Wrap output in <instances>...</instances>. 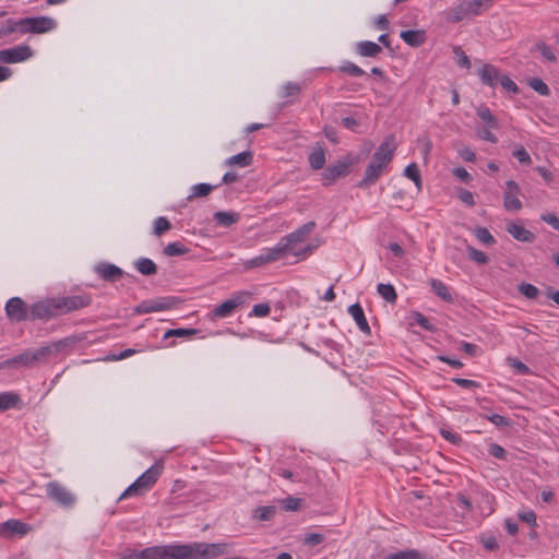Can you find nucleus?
Here are the masks:
<instances>
[{
    "mask_svg": "<svg viewBox=\"0 0 559 559\" xmlns=\"http://www.w3.org/2000/svg\"><path fill=\"white\" fill-rule=\"evenodd\" d=\"M287 253L285 246L280 241L275 247L266 249L260 255L251 259L248 264L250 267H258L282 259Z\"/></svg>",
    "mask_w": 559,
    "mask_h": 559,
    "instance_id": "obj_10",
    "label": "nucleus"
},
{
    "mask_svg": "<svg viewBox=\"0 0 559 559\" xmlns=\"http://www.w3.org/2000/svg\"><path fill=\"white\" fill-rule=\"evenodd\" d=\"M440 433L445 440H448L452 444H460L462 442V438L459 435L453 433L448 429H440Z\"/></svg>",
    "mask_w": 559,
    "mask_h": 559,
    "instance_id": "obj_62",
    "label": "nucleus"
},
{
    "mask_svg": "<svg viewBox=\"0 0 559 559\" xmlns=\"http://www.w3.org/2000/svg\"><path fill=\"white\" fill-rule=\"evenodd\" d=\"M56 26L57 22L52 17L37 16V34L49 32Z\"/></svg>",
    "mask_w": 559,
    "mask_h": 559,
    "instance_id": "obj_41",
    "label": "nucleus"
},
{
    "mask_svg": "<svg viewBox=\"0 0 559 559\" xmlns=\"http://www.w3.org/2000/svg\"><path fill=\"white\" fill-rule=\"evenodd\" d=\"M275 513H276V507H274V506L258 507L254 510L253 518L259 521H270L273 519Z\"/></svg>",
    "mask_w": 559,
    "mask_h": 559,
    "instance_id": "obj_38",
    "label": "nucleus"
},
{
    "mask_svg": "<svg viewBox=\"0 0 559 559\" xmlns=\"http://www.w3.org/2000/svg\"><path fill=\"white\" fill-rule=\"evenodd\" d=\"M453 175L461 181L468 183L472 180L469 173L463 167H456L453 169Z\"/></svg>",
    "mask_w": 559,
    "mask_h": 559,
    "instance_id": "obj_63",
    "label": "nucleus"
},
{
    "mask_svg": "<svg viewBox=\"0 0 559 559\" xmlns=\"http://www.w3.org/2000/svg\"><path fill=\"white\" fill-rule=\"evenodd\" d=\"M357 163V159L347 155L343 159L330 165L323 174L324 186H328L348 174L349 167Z\"/></svg>",
    "mask_w": 559,
    "mask_h": 559,
    "instance_id": "obj_3",
    "label": "nucleus"
},
{
    "mask_svg": "<svg viewBox=\"0 0 559 559\" xmlns=\"http://www.w3.org/2000/svg\"><path fill=\"white\" fill-rule=\"evenodd\" d=\"M383 559H428L427 555L417 549L400 550L385 556Z\"/></svg>",
    "mask_w": 559,
    "mask_h": 559,
    "instance_id": "obj_29",
    "label": "nucleus"
},
{
    "mask_svg": "<svg viewBox=\"0 0 559 559\" xmlns=\"http://www.w3.org/2000/svg\"><path fill=\"white\" fill-rule=\"evenodd\" d=\"M489 453L499 460H506L507 457V451L497 443H491L489 445Z\"/></svg>",
    "mask_w": 559,
    "mask_h": 559,
    "instance_id": "obj_60",
    "label": "nucleus"
},
{
    "mask_svg": "<svg viewBox=\"0 0 559 559\" xmlns=\"http://www.w3.org/2000/svg\"><path fill=\"white\" fill-rule=\"evenodd\" d=\"M467 16H471L467 8L465 7V2L462 1L460 4H457L455 8H453L448 13V21L451 23H457L466 19Z\"/></svg>",
    "mask_w": 559,
    "mask_h": 559,
    "instance_id": "obj_32",
    "label": "nucleus"
},
{
    "mask_svg": "<svg viewBox=\"0 0 559 559\" xmlns=\"http://www.w3.org/2000/svg\"><path fill=\"white\" fill-rule=\"evenodd\" d=\"M316 223L314 222H308L304 224L301 227H299L294 233L283 237L281 239V242L283 246H285V249L287 252H289L294 245L304 241L314 229Z\"/></svg>",
    "mask_w": 559,
    "mask_h": 559,
    "instance_id": "obj_14",
    "label": "nucleus"
},
{
    "mask_svg": "<svg viewBox=\"0 0 559 559\" xmlns=\"http://www.w3.org/2000/svg\"><path fill=\"white\" fill-rule=\"evenodd\" d=\"M430 287H431L432 292L438 297H440L442 300H444L447 302H452L453 301V297L450 294L448 286L443 282H441L440 280L432 278L430 281Z\"/></svg>",
    "mask_w": 559,
    "mask_h": 559,
    "instance_id": "obj_28",
    "label": "nucleus"
},
{
    "mask_svg": "<svg viewBox=\"0 0 559 559\" xmlns=\"http://www.w3.org/2000/svg\"><path fill=\"white\" fill-rule=\"evenodd\" d=\"M474 235L484 245L491 246L496 243V239L486 227H477L474 230Z\"/></svg>",
    "mask_w": 559,
    "mask_h": 559,
    "instance_id": "obj_44",
    "label": "nucleus"
},
{
    "mask_svg": "<svg viewBox=\"0 0 559 559\" xmlns=\"http://www.w3.org/2000/svg\"><path fill=\"white\" fill-rule=\"evenodd\" d=\"M252 162V153L249 151L241 152L239 154H236L231 157H229L226 162L227 165H238L241 167L249 166Z\"/></svg>",
    "mask_w": 559,
    "mask_h": 559,
    "instance_id": "obj_35",
    "label": "nucleus"
},
{
    "mask_svg": "<svg viewBox=\"0 0 559 559\" xmlns=\"http://www.w3.org/2000/svg\"><path fill=\"white\" fill-rule=\"evenodd\" d=\"M20 402H21L20 395L16 393H13V392L0 393V413L17 407Z\"/></svg>",
    "mask_w": 559,
    "mask_h": 559,
    "instance_id": "obj_26",
    "label": "nucleus"
},
{
    "mask_svg": "<svg viewBox=\"0 0 559 559\" xmlns=\"http://www.w3.org/2000/svg\"><path fill=\"white\" fill-rule=\"evenodd\" d=\"M57 308L61 314L80 310L91 305L92 299L88 295H74L57 297Z\"/></svg>",
    "mask_w": 559,
    "mask_h": 559,
    "instance_id": "obj_4",
    "label": "nucleus"
},
{
    "mask_svg": "<svg viewBox=\"0 0 559 559\" xmlns=\"http://www.w3.org/2000/svg\"><path fill=\"white\" fill-rule=\"evenodd\" d=\"M217 186L210 183H198L191 187V193L187 197V201H192L195 198L207 197Z\"/></svg>",
    "mask_w": 559,
    "mask_h": 559,
    "instance_id": "obj_31",
    "label": "nucleus"
},
{
    "mask_svg": "<svg viewBox=\"0 0 559 559\" xmlns=\"http://www.w3.org/2000/svg\"><path fill=\"white\" fill-rule=\"evenodd\" d=\"M175 300L171 297H158L155 299L144 300L139 304L134 309L133 313L143 314L157 311H165L173 308Z\"/></svg>",
    "mask_w": 559,
    "mask_h": 559,
    "instance_id": "obj_5",
    "label": "nucleus"
},
{
    "mask_svg": "<svg viewBox=\"0 0 559 559\" xmlns=\"http://www.w3.org/2000/svg\"><path fill=\"white\" fill-rule=\"evenodd\" d=\"M94 270L100 278L111 283L123 276V271L119 266L108 262L96 264Z\"/></svg>",
    "mask_w": 559,
    "mask_h": 559,
    "instance_id": "obj_17",
    "label": "nucleus"
},
{
    "mask_svg": "<svg viewBox=\"0 0 559 559\" xmlns=\"http://www.w3.org/2000/svg\"><path fill=\"white\" fill-rule=\"evenodd\" d=\"M324 540V535L319 533H310L307 534L304 538V543L309 546H316L319 545Z\"/></svg>",
    "mask_w": 559,
    "mask_h": 559,
    "instance_id": "obj_59",
    "label": "nucleus"
},
{
    "mask_svg": "<svg viewBox=\"0 0 559 559\" xmlns=\"http://www.w3.org/2000/svg\"><path fill=\"white\" fill-rule=\"evenodd\" d=\"M301 88L298 83L288 82L284 86L283 97L296 96L300 93Z\"/></svg>",
    "mask_w": 559,
    "mask_h": 559,
    "instance_id": "obj_58",
    "label": "nucleus"
},
{
    "mask_svg": "<svg viewBox=\"0 0 559 559\" xmlns=\"http://www.w3.org/2000/svg\"><path fill=\"white\" fill-rule=\"evenodd\" d=\"M378 294L388 302L393 304L397 299L395 288L391 284H379L377 286Z\"/></svg>",
    "mask_w": 559,
    "mask_h": 559,
    "instance_id": "obj_36",
    "label": "nucleus"
},
{
    "mask_svg": "<svg viewBox=\"0 0 559 559\" xmlns=\"http://www.w3.org/2000/svg\"><path fill=\"white\" fill-rule=\"evenodd\" d=\"M478 73L481 82L490 87H495L502 76L499 70L491 64H484Z\"/></svg>",
    "mask_w": 559,
    "mask_h": 559,
    "instance_id": "obj_21",
    "label": "nucleus"
},
{
    "mask_svg": "<svg viewBox=\"0 0 559 559\" xmlns=\"http://www.w3.org/2000/svg\"><path fill=\"white\" fill-rule=\"evenodd\" d=\"M216 223L224 227H229L239 222L240 215L236 212L218 211L214 213Z\"/></svg>",
    "mask_w": 559,
    "mask_h": 559,
    "instance_id": "obj_25",
    "label": "nucleus"
},
{
    "mask_svg": "<svg viewBox=\"0 0 559 559\" xmlns=\"http://www.w3.org/2000/svg\"><path fill=\"white\" fill-rule=\"evenodd\" d=\"M507 231L518 241L531 243L535 240V235L518 223H509L507 225Z\"/></svg>",
    "mask_w": 559,
    "mask_h": 559,
    "instance_id": "obj_20",
    "label": "nucleus"
},
{
    "mask_svg": "<svg viewBox=\"0 0 559 559\" xmlns=\"http://www.w3.org/2000/svg\"><path fill=\"white\" fill-rule=\"evenodd\" d=\"M356 52L361 57L374 58L382 52V48L374 41H359L356 45Z\"/></svg>",
    "mask_w": 559,
    "mask_h": 559,
    "instance_id": "obj_24",
    "label": "nucleus"
},
{
    "mask_svg": "<svg viewBox=\"0 0 559 559\" xmlns=\"http://www.w3.org/2000/svg\"><path fill=\"white\" fill-rule=\"evenodd\" d=\"M189 252L190 249L178 241L170 242L163 249V253L167 257H178L187 254Z\"/></svg>",
    "mask_w": 559,
    "mask_h": 559,
    "instance_id": "obj_34",
    "label": "nucleus"
},
{
    "mask_svg": "<svg viewBox=\"0 0 559 559\" xmlns=\"http://www.w3.org/2000/svg\"><path fill=\"white\" fill-rule=\"evenodd\" d=\"M171 228L170 222L166 217H158L154 222V234L156 236L163 235L165 231Z\"/></svg>",
    "mask_w": 559,
    "mask_h": 559,
    "instance_id": "obj_49",
    "label": "nucleus"
},
{
    "mask_svg": "<svg viewBox=\"0 0 559 559\" xmlns=\"http://www.w3.org/2000/svg\"><path fill=\"white\" fill-rule=\"evenodd\" d=\"M397 147L395 136L393 134L388 135L384 141L379 145L374 154L372 155V159L377 163L388 166V164L392 160L393 154Z\"/></svg>",
    "mask_w": 559,
    "mask_h": 559,
    "instance_id": "obj_12",
    "label": "nucleus"
},
{
    "mask_svg": "<svg viewBox=\"0 0 559 559\" xmlns=\"http://www.w3.org/2000/svg\"><path fill=\"white\" fill-rule=\"evenodd\" d=\"M457 198H459L463 203H465V204H466V205H468V206H474V205H475L474 195H473V193H472L471 191H468V190L460 189V190H459Z\"/></svg>",
    "mask_w": 559,
    "mask_h": 559,
    "instance_id": "obj_61",
    "label": "nucleus"
},
{
    "mask_svg": "<svg viewBox=\"0 0 559 559\" xmlns=\"http://www.w3.org/2000/svg\"><path fill=\"white\" fill-rule=\"evenodd\" d=\"M309 164L316 170L323 168V166L325 164V155H324L323 150L313 151L309 155Z\"/></svg>",
    "mask_w": 559,
    "mask_h": 559,
    "instance_id": "obj_39",
    "label": "nucleus"
},
{
    "mask_svg": "<svg viewBox=\"0 0 559 559\" xmlns=\"http://www.w3.org/2000/svg\"><path fill=\"white\" fill-rule=\"evenodd\" d=\"M519 292L527 299H536L539 295V289L530 283H521L518 286Z\"/></svg>",
    "mask_w": 559,
    "mask_h": 559,
    "instance_id": "obj_46",
    "label": "nucleus"
},
{
    "mask_svg": "<svg viewBox=\"0 0 559 559\" xmlns=\"http://www.w3.org/2000/svg\"><path fill=\"white\" fill-rule=\"evenodd\" d=\"M476 115L481 119L489 128L498 129L499 123L497 118L493 116L491 110L486 107L485 105H481L476 108Z\"/></svg>",
    "mask_w": 559,
    "mask_h": 559,
    "instance_id": "obj_30",
    "label": "nucleus"
},
{
    "mask_svg": "<svg viewBox=\"0 0 559 559\" xmlns=\"http://www.w3.org/2000/svg\"><path fill=\"white\" fill-rule=\"evenodd\" d=\"M512 155L522 165H531L532 164V158L523 145H519V144L515 145L514 150L512 152Z\"/></svg>",
    "mask_w": 559,
    "mask_h": 559,
    "instance_id": "obj_45",
    "label": "nucleus"
},
{
    "mask_svg": "<svg viewBox=\"0 0 559 559\" xmlns=\"http://www.w3.org/2000/svg\"><path fill=\"white\" fill-rule=\"evenodd\" d=\"M162 469L163 466L160 464L152 465L121 493L119 499L121 500L126 497L138 496L142 491L148 490L157 481Z\"/></svg>",
    "mask_w": 559,
    "mask_h": 559,
    "instance_id": "obj_2",
    "label": "nucleus"
},
{
    "mask_svg": "<svg viewBox=\"0 0 559 559\" xmlns=\"http://www.w3.org/2000/svg\"><path fill=\"white\" fill-rule=\"evenodd\" d=\"M16 23H22V24H19L15 33H19L22 35L26 34V33H32V34L35 33V17L34 16L16 20Z\"/></svg>",
    "mask_w": 559,
    "mask_h": 559,
    "instance_id": "obj_42",
    "label": "nucleus"
},
{
    "mask_svg": "<svg viewBox=\"0 0 559 559\" xmlns=\"http://www.w3.org/2000/svg\"><path fill=\"white\" fill-rule=\"evenodd\" d=\"M35 361V353L32 350H26L15 357L9 358L0 362V370L5 368L12 369H21L24 367L32 366Z\"/></svg>",
    "mask_w": 559,
    "mask_h": 559,
    "instance_id": "obj_16",
    "label": "nucleus"
},
{
    "mask_svg": "<svg viewBox=\"0 0 559 559\" xmlns=\"http://www.w3.org/2000/svg\"><path fill=\"white\" fill-rule=\"evenodd\" d=\"M453 52L459 57L457 64L460 67L465 68V69L471 68L469 58L464 53V51L460 47H454Z\"/></svg>",
    "mask_w": 559,
    "mask_h": 559,
    "instance_id": "obj_57",
    "label": "nucleus"
},
{
    "mask_svg": "<svg viewBox=\"0 0 559 559\" xmlns=\"http://www.w3.org/2000/svg\"><path fill=\"white\" fill-rule=\"evenodd\" d=\"M5 312L8 318L15 322L23 321L27 316L25 302L19 297H13L8 300Z\"/></svg>",
    "mask_w": 559,
    "mask_h": 559,
    "instance_id": "obj_15",
    "label": "nucleus"
},
{
    "mask_svg": "<svg viewBox=\"0 0 559 559\" xmlns=\"http://www.w3.org/2000/svg\"><path fill=\"white\" fill-rule=\"evenodd\" d=\"M464 2L471 15H479L492 5L493 0H464Z\"/></svg>",
    "mask_w": 559,
    "mask_h": 559,
    "instance_id": "obj_27",
    "label": "nucleus"
},
{
    "mask_svg": "<svg viewBox=\"0 0 559 559\" xmlns=\"http://www.w3.org/2000/svg\"><path fill=\"white\" fill-rule=\"evenodd\" d=\"M247 293L240 292L235 294L231 298L225 300L219 306L215 307L212 311L213 318H226L229 317L235 309L245 304Z\"/></svg>",
    "mask_w": 559,
    "mask_h": 559,
    "instance_id": "obj_9",
    "label": "nucleus"
},
{
    "mask_svg": "<svg viewBox=\"0 0 559 559\" xmlns=\"http://www.w3.org/2000/svg\"><path fill=\"white\" fill-rule=\"evenodd\" d=\"M33 56V49L27 45H19L12 48L0 50V62L17 63L29 59Z\"/></svg>",
    "mask_w": 559,
    "mask_h": 559,
    "instance_id": "obj_7",
    "label": "nucleus"
},
{
    "mask_svg": "<svg viewBox=\"0 0 559 559\" xmlns=\"http://www.w3.org/2000/svg\"><path fill=\"white\" fill-rule=\"evenodd\" d=\"M506 191L503 193V205L508 211H520L522 209V202L518 198L521 193L520 186L514 180H508L506 182Z\"/></svg>",
    "mask_w": 559,
    "mask_h": 559,
    "instance_id": "obj_13",
    "label": "nucleus"
},
{
    "mask_svg": "<svg viewBox=\"0 0 559 559\" xmlns=\"http://www.w3.org/2000/svg\"><path fill=\"white\" fill-rule=\"evenodd\" d=\"M466 251H467L468 258L471 260H473L474 262H476L477 264H487L489 261V258L485 252H483L472 246H467Z\"/></svg>",
    "mask_w": 559,
    "mask_h": 559,
    "instance_id": "obj_43",
    "label": "nucleus"
},
{
    "mask_svg": "<svg viewBox=\"0 0 559 559\" xmlns=\"http://www.w3.org/2000/svg\"><path fill=\"white\" fill-rule=\"evenodd\" d=\"M340 71L347 73L352 76H362L366 74V72L361 68H359L357 64H355L350 61H345L340 67Z\"/></svg>",
    "mask_w": 559,
    "mask_h": 559,
    "instance_id": "obj_47",
    "label": "nucleus"
},
{
    "mask_svg": "<svg viewBox=\"0 0 559 559\" xmlns=\"http://www.w3.org/2000/svg\"><path fill=\"white\" fill-rule=\"evenodd\" d=\"M509 365L520 374H530L531 369L518 358H508Z\"/></svg>",
    "mask_w": 559,
    "mask_h": 559,
    "instance_id": "obj_52",
    "label": "nucleus"
},
{
    "mask_svg": "<svg viewBox=\"0 0 559 559\" xmlns=\"http://www.w3.org/2000/svg\"><path fill=\"white\" fill-rule=\"evenodd\" d=\"M417 142L423 150V154H424L425 158H427L432 148V142H431L430 138L425 134V135L418 138Z\"/></svg>",
    "mask_w": 559,
    "mask_h": 559,
    "instance_id": "obj_56",
    "label": "nucleus"
},
{
    "mask_svg": "<svg viewBox=\"0 0 559 559\" xmlns=\"http://www.w3.org/2000/svg\"><path fill=\"white\" fill-rule=\"evenodd\" d=\"M499 84L507 91L513 94H518L520 92L519 86L508 76L502 74L500 78Z\"/></svg>",
    "mask_w": 559,
    "mask_h": 559,
    "instance_id": "obj_53",
    "label": "nucleus"
},
{
    "mask_svg": "<svg viewBox=\"0 0 559 559\" xmlns=\"http://www.w3.org/2000/svg\"><path fill=\"white\" fill-rule=\"evenodd\" d=\"M404 175L415 183L418 190L421 189V176L415 163H411L405 167Z\"/></svg>",
    "mask_w": 559,
    "mask_h": 559,
    "instance_id": "obj_37",
    "label": "nucleus"
},
{
    "mask_svg": "<svg viewBox=\"0 0 559 559\" xmlns=\"http://www.w3.org/2000/svg\"><path fill=\"white\" fill-rule=\"evenodd\" d=\"M135 267L141 274L146 276L154 275L157 273L156 264L154 263L153 260L148 258H140L135 262Z\"/></svg>",
    "mask_w": 559,
    "mask_h": 559,
    "instance_id": "obj_33",
    "label": "nucleus"
},
{
    "mask_svg": "<svg viewBox=\"0 0 559 559\" xmlns=\"http://www.w3.org/2000/svg\"><path fill=\"white\" fill-rule=\"evenodd\" d=\"M228 543H191L147 547L136 555V559H216L231 552Z\"/></svg>",
    "mask_w": 559,
    "mask_h": 559,
    "instance_id": "obj_1",
    "label": "nucleus"
},
{
    "mask_svg": "<svg viewBox=\"0 0 559 559\" xmlns=\"http://www.w3.org/2000/svg\"><path fill=\"white\" fill-rule=\"evenodd\" d=\"M283 508L286 511H297L300 507L301 499L295 497H288L281 501Z\"/></svg>",
    "mask_w": 559,
    "mask_h": 559,
    "instance_id": "obj_54",
    "label": "nucleus"
},
{
    "mask_svg": "<svg viewBox=\"0 0 559 559\" xmlns=\"http://www.w3.org/2000/svg\"><path fill=\"white\" fill-rule=\"evenodd\" d=\"M414 319L417 324H419L426 331H435V326L430 323V321L420 312L414 313Z\"/></svg>",
    "mask_w": 559,
    "mask_h": 559,
    "instance_id": "obj_55",
    "label": "nucleus"
},
{
    "mask_svg": "<svg viewBox=\"0 0 559 559\" xmlns=\"http://www.w3.org/2000/svg\"><path fill=\"white\" fill-rule=\"evenodd\" d=\"M20 23H16L15 20H7V22L0 26V37H5L11 34H15L16 27Z\"/></svg>",
    "mask_w": 559,
    "mask_h": 559,
    "instance_id": "obj_51",
    "label": "nucleus"
},
{
    "mask_svg": "<svg viewBox=\"0 0 559 559\" xmlns=\"http://www.w3.org/2000/svg\"><path fill=\"white\" fill-rule=\"evenodd\" d=\"M198 333V330L197 329H171V330H167L165 335H164V338H168V337H173V336H177V337H188V336H192V335H195Z\"/></svg>",
    "mask_w": 559,
    "mask_h": 559,
    "instance_id": "obj_48",
    "label": "nucleus"
},
{
    "mask_svg": "<svg viewBox=\"0 0 559 559\" xmlns=\"http://www.w3.org/2000/svg\"><path fill=\"white\" fill-rule=\"evenodd\" d=\"M528 85L531 88H533L536 93H538L542 96H548L550 94L548 85L539 78L530 79Z\"/></svg>",
    "mask_w": 559,
    "mask_h": 559,
    "instance_id": "obj_40",
    "label": "nucleus"
},
{
    "mask_svg": "<svg viewBox=\"0 0 559 559\" xmlns=\"http://www.w3.org/2000/svg\"><path fill=\"white\" fill-rule=\"evenodd\" d=\"M535 48L542 53V56L548 61L555 62L557 60L552 49L544 41H539L535 45Z\"/></svg>",
    "mask_w": 559,
    "mask_h": 559,
    "instance_id": "obj_50",
    "label": "nucleus"
},
{
    "mask_svg": "<svg viewBox=\"0 0 559 559\" xmlns=\"http://www.w3.org/2000/svg\"><path fill=\"white\" fill-rule=\"evenodd\" d=\"M386 166L377 163L371 159L370 164L367 166L364 178L358 182L359 188H366L370 185H373L382 175L384 168Z\"/></svg>",
    "mask_w": 559,
    "mask_h": 559,
    "instance_id": "obj_18",
    "label": "nucleus"
},
{
    "mask_svg": "<svg viewBox=\"0 0 559 559\" xmlns=\"http://www.w3.org/2000/svg\"><path fill=\"white\" fill-rule=\"evenodd\" d=\"M542 219L559 231V217L552 213L542 215Z\"/></svg>",
    "mask_w": 559,
    "mask_h": 559,
    "instance_id": "obj_64",
    "label": "nucleus"
},
{
    "mask_svg": "<svg viewBox=\"0 0 559 559\" xmlns=\"http://www.w3.org/2000/svg\"><path fill=\"white\" fill-rule=\"evenodd\" d=\"M400 37L411 47H419L426 41L424 29H407L400 33Z\"/></svg>",
    "mask_w": 559,
    "mask_h": 559,
    "instance_id": "obj_23",
    "label": "nucleus"
},
{
    "mask_svg": "<svg viewBox=\"0 0 559 559\" xmlns=\"http://www.w3.org/2000/svg\"><path fill=\"white\" fill-rule=\"evenodd\" d=\"M348 312L355 320L358 329L364 332L365 334H370L371 330L368 324V321L365 317V312L362 307L359 304H354L348 307Z\"/></svg>",
    "mask_w": 559,
    "mask_h": 559,
    "instance_id": "obj_22",
    "label": "nucleus"
},
{
    "mask_svg": "<svg viewBox=\"0 0 559 559\" xmlns=\"http://www.w3.org/2000/svg\"><path fill=\"white\" fill-rule=\"evenodd\" d=\"M57 316H61V313L57 308L56 298H49L37 302V319L48 320Z\"/></svg>",
    "mask_w": 559,
    "mask_h": 559,
    "instance_id": "obj_19",
    "label": "nucleus"
},
{
    "mask_svg": "<svg viewBox=\"0 0 559 559\" xmlns=\"http://www.w3.org/2000/svg\"><path fill=\"white\" fill-rule=\"evenodd\" d=\"M47 495L51 500L64 508L72 507L75 502V496L57 481H51L47 485Z\"/></svg>",
    "mask_w": 559,
    "mask_h": 559,
    "instance_id": "obj_6",
    "label": "nucleus"
},
{
    "mask_svg": "<svg viewBox=\"0 0 559 559\" xmlns=\"http://www.w3.org/2000/svg\"><path fill=\"white\" fill-rule=\"evenodd\" d=\"M80 341L76 336H69L62 340H59L57 342H53L49 345L41 346L37 348V360L39 358H47L50 356H55L61 352H63L66 348L73 346Z\"/></svg>",
    "mask_w": 559,
    "mask_h": 559,
    "instance_id": "obj_11",
    "label": "nucleus"
},
{
    "mask_svg": "<svg viewBox=\"0 0 559 559\" xmlns=\"http://www.w3.org/2000/svg\"><path fill=\"white\" fill-rule=\"evenodd\" d=\"M33 527L20 520H8L3 523H0V536L3 538H12V537H23L29 532H32Z\"/></svg>",
    "mask_w": 559,
    "mask_h": 559,
    "instance_id": "obj_8",
    "label": "nucleus"
}]
</instances>
